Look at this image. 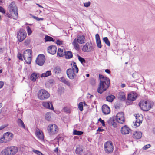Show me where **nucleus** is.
Returning a JSON list of instances; mask_svg holds the SVG:
<instances>
[{
  "label": "nucleus",
  "mask_w": 155,
  "mask_h": 155,
  "mask_svg": "<svg viewBox=\"0 0 155 155\" xmlns=\"http://www.w3.org/2000/svg\"><path fill=\"white\" fill-rule=\"evenodd\" d=\"M99 78L100 83L99 86L97 89V92L101 94L109 87L110 81L109 78L104 77L102 75L100 74L99 75Z\"/></svg>",
  "instance_id": "nucleus-1"
},
{
  "label": "nucleus",
  "mask_w": 155,
  "mask_h": 155,
  "mask_svg": "<svg viewBox=\"0 0 155 155\" xmlns=\"http://www.w3.org/2000/svg\"><path fill=\"white\" fill-rule=\"evenodd\" d=\"M86 40L85 37L83 35H78L74 39L72 45L74 48L77 50L80 49L79 44H83L85 43Z\"/></svg>",
  "instance_id": "nucleus-2"
},
{
  "label": "nucleus",
  "mask_w": 155,
  "mask_h": 155,
  "mask_svg": "<svg viewBox=\"0 0 155 155\" xmlns=\"http://www.w3.org/2000/svg\"><path fill=\"white\" fill-rule=\"evenodd\" d=\"M18 151V149L16 147H9L3 150L1 152L2 155H15Z\"/></svg>",
  "instance_id": "nucleus-3"
},
{
  "label": "nucleus",
  "mask_w": 155,
  "mask_h": 155,
  "mask_svg": "<svg viewBox=\"0 0 155 155\" xmlns=\"http://www.w3.org/2000/svg\"><path fill=\"white\" fill-rule=\"evenodd\" d=\"M13 137V135L9 132L4 133L0 138V143H6L10 141Z\"/></svg>",
  "instance_id": "nucleus-4"
},
{
  "label": "nucleus",
  "mask_w": 155,
  "mask_h": 155,
  "mask_svg": "<svg viewBox=\"0 0 155 155\" xmlns=\"http://www.w3.org/2000/svg\"><path fill=\"white\" fill-rule=\"evenodd\" d=\"M50 96L49 93L44 89H41L39 90L38 93V97L41 100L47 99Z\"/></svg>",
  "instance_id": "nucleus-5"
},
{
  "label": "nucleus",
  "mask_w": 155,
  "mask_h": 155,
  "mask_svg": "<svg viewBox=\"0 0 155 155\" xmlns=\"http://www.w3.org/2000/svg\"><path fill=\"white\" fill-rule=\"evenodd\" d=\"M8 9L10 12L13 13L15 15L14 19H16L18 18V13L17 7L15 5V2H12L9 5Z\"/></svg>",
  "instance_id": "nucleus-6"
},
{
  "label": "nucleus",
  "mask_w": 155,
  "mask_h": 155,
  "mask_svg": "<svg viewBox=\"0 0 155 155\" xmlns=\"http://www.w3.org/2000/svg\"><path fill=\"white\" fill-rule=\"evenodd\" d=\"M47 130L50 135H53L56 134L58 131V129L56 125L50 124L48 126Z\"/></svg>",
  "instance_id": "nucleus-7"
},
{
  "label": "nucleus",
  "mask_w": 155,
  "mask_h": 155,
  "mask_svg": "<svg viewBox=\"0 0 155 155\" xmlns=\"http://www.w3.org/2000/svg\"><path fill=\"white\" fill-rule=\"evenodd\" d=\"M139 105L141 109L144 111H147L151 108L150 104L147 101H141L139 104Z\"/></svg>",
  "instance_id": "nucleus-8"
},
{
  "label": "nucleus",
  "mask_w": 155,
  "mask_h": 155,
  "mask_svg": "<svg viewBox=\"0 0 155 155\" xmlns=\"http://www.w3.org/2000/svg\"><path fill=\"white\" fill-rule=\"evenodd\" d=\"M104 150L107 153H111L114 150V147L112 142L108 141L106 142L104 145Z\"/></svg>",
  "instance_id": "nucleus-9"
},
{
  "label": "nucleus",
  "mask_w": 155,
  "mask_h": 155,
  "mask_svg": "<svg viewBox=\"0 0 155 155\" xmlns=\"http://www.w3.org/2000/svg\"><path fill=\"white\" fill-rule=\"evenodd\" d=\"M93 49V47L92 43L88 42L83 46L82 50L84 52H89L92 51Z\"/></svg>",
  "instance_id": "nucleus-10"
},
{
  "label": "nucleus",
  "mask_w": 155,
  "mask_h": 155,
  "mask_svg": "<svg viewBox=\"0 0 155 155\" xmlns=\"http://www.w3.org/2000/svg\"><path fill=\"white\" fill-rule=\"evenodd\" d=\"M26 33L23 29L20 30L18 32L17 38L20 42L22 41L26 38Z\"/></svg>",
  "instance_id": "nucleus-11"
},
{
  "label": "nucleus",
  "mask_w": 155,
  "mask_h": 155,
  "mask_svg": "<svg viewBox=\"0 0 155 155\" xmlns=\"http://www.w3.org/2000/svg\"><path fill=\"white\" fill-rule=\"evenodd\" d=\"M45 57L43 54H40L38 56L36 62L38 65L42 66L45 62Z\"/></svg>",
  "instance_id": "nucleus-12"
},
{
  "label": "nucleus",
  "mask_w": 155,
  "mask_h": 155,
  "mask_svg": "<svg viewBox=\"0 0 155 155\" xmlns=\"http://www.w3.org/2000/svg\"><path fill=\"white\" fill-rule=\"evenodd\" d=\"M116 120L119 123H123L125 121V118L123 112L118 113L116 116Z\"/></svg>",
  "instance_id": "nucleus-13"
},
{
  "label": "nucleus",
  "mask_w": 155,
  "mask_h": 155,
  "mask_svg": "<svg viewBox=\"0 0 155 155\" xmlns=\"http://www.w3.org/2000/svg\"><path fill=\"white\" fill-rule=\"evenodd\" d=\"M75 72L71 68L68 69L66 71V73L68 77L71 79H74L76 76Z\"/></svg>",
  "instance_id": "nucleus-14"
},
{
  "label": "nucleus",
  "mask_w": 155,
  "mask_h": 155,
  "mask_svg": "<svg viewBox=\"0 0 155 155\" xmlns=\"http://www.w3.org/2000/svg\"><path fill=\"white\" fill-rule=\"evenodd\" d=\"M131 130L128 127L125 125L121 127V132L123 134H127L130 132Z\"/></svg>",
  "instance_id": "nucleus-15"
},
{
  "label": "nucleus",
  "mask_w": 155,
  "mask_h": 155,
  "mask_svg": "<svg viewBox=\"0 0 155 155\" xmlns=\"http://www.w3.org/2000/svg\"><path fill=\"white\" fill-rule=\"evenodd\" d=\"M57 48L54 45H51L48 48V52L51 54H55L56 52Z\"/></svg>",
  "instance_id": "nucleus-16"
},
{
  "label": "nucleus",
  "mask_w": 155,
  "mask_h": 155,
  "mask_svg": "<svg viewBox=\"0 0 155 155\" xmlns=\"http://www.w3.org/2000/svg\"><path fill=\"white\" fill-rule=\"evenodd\" d=\"M43 106L46 108L53 110L54 109V107L53 105L51 102L48 101L43 102L42 103Z\"/></svg>",
  "instance_id": "nucleus-17"
},
{
  "label": "nucleus",
  "mask_w": 155,
  "mask_h": 155,
  "mask_svg": "<svg viewBox=\"0 0 155 155\" xmlns=\"http://www.w3.org/2000/svg\"><path fill=\"white\" fill-rule=\"evenodd\" d=\"M137 97V94L136 93H131L128 94L127 99L131 101H133L136 100Z\"/></svg>",
  "instance_id": "nucleus-18"
},
{
  "label": "nucleus",
  "mask_w": 155,
  "mask_h": 155,
  "mask_svg": "<svg viewBox=\"0 0 155 155\" xmlns=\"http://www.w3.org/2000/svg\"><path fill=\"white\" fill-rule=\"evenodd\" d=\"M102 111L105 115L109 114L110 112V109L109 107L107 105H103L102 107Z\"/></svg>",
  "instance_id": "nucleus-19"
},
{
  "label": "nucleus",
  "mask_w": 155,
  "mask_h": 155,
  "mask_svg": "<svg viewBox=\"0 0 155 155\" xmlns=\"http://www.w3.org/2000/svg\"><path fill=\"white\" fill-rule=\"evenodd\" d=\"M107 123L109 125H112L114 127H117V125L116 121L113 117L110 118L107 120Z\"/></svg>",
  "instance_id": "nucleus-20"
},
{
  "label": "nucleus",
  "mask_w": 155,
  "mask_h": 155,
  "mask_svg": "<svg viewBox=\"0 0 155 155\" xmlns=\"http://www.w3.org/2000/svg\"><path fill=\"white\" fill-rule=\"evenodd\" d=\"M32 54V51L30 49H27L25 51L23 54L24 59H26L28 57L31 56Z\"/></svg>",
  "instance_id": "nucleus-21"
},
{
  "label": "nucleus",
  "mask_w": 155,
  "mask_h": 155,
  "mask_svg": "<svg viewBox=\"0 0 155 155\" xmlns=\"http://www.w3.org/2000/svg\"><path fill=\"white\" fill-rule=\"evenodd\" d=\"M35 134L37 137L41 140H43L44 139V135L42 131L38 129L37 130Z\"/></svg>",
  "instance_id": "nucleus-22"
},
{
  "label": "nucleus",
  "mask_w": 155,
  "mask_h": 155,
  "mask_svg": "<svg viewBox=\"0 0 155 155\" xmlns=\"http://www.w3.org/2000/svg\"><path fill=\"white\" fill-rule=\"evenodd\" d=\"M142 133L139 131H136L133 134V137L134 138L138 139L140 138L142 136Z\"/></svg>",
  "instance_id": "nucleus-23"
},
{
  "label": "nucleus",
  "mask_w": 155,
  "mask_h": 155,
  "mask_svg": "<svg viewBox=\"0 0 155 155\" xmlns=\"http://www.w3.org/2000/svg\"><path fill=\"white\" fill-rule=\"evenodd\" d=\"M95 39L96 40V44L97 47L99 48H101L102 47V45L100 38V36L98 34H97L96 35Z\"/></svg>",
  "instance_id": "nucleus-24"
},
{
  "label": "nucleus",
  "mask_w": 155,
  "mask_h": 155,
  "mask_svg": "<svg viewBox=\"0 0 155 155\" xmlns=\"http://www.w3.org/2000/svg\"><path fill=\"white\" fill-rule=\"evenodd\" d=\"M62 69L59 66H57L55 67L53 69V72L54 73L58 75L61 73Z\"/></svg>",
  "instance_id": "nucleus-25"
},
{
  "label": "nucleus",
  "mask_w": 155,
  "mask_h": 155,
  "mask_svg": "<svg viewBox=\"0 0 155 155\" xmlns=\"http://www.w3.org/2000/svg\"><path fill=\"white\" fill-rule=\"evenodd\" d=\"M117 97L120 100L124 101L126 99L125 94L123 92H120L118 94Z\"/></svg>",
  "instance_id": "nucleus-26"
},
{
  "label": "nucleus",
  "mask_w": 155,
  "mask_h": 155,
  "mask_svg": "<svg viewBox=\"0 0 155 155\" xmlns=\"http://www.w3.org/2000/svg\"><path fill=\"white\" fill-rule=\"evenodd\" d=\"M135 117L136 120L135 121V124L134 125L137 127L140 126V123H142V121L139 118L140 117L139 116L138 117L137 116H136Z\"/></svg>",
  "instance_id": "nucleus-27"
},
{
  "label": "nucleus",
  "mask_w": 155,
  "mask_h": 155,
  "mask_svg": "<svg viewBox=\"0 0 155 155\" xmlns=\"http://www.w3.org/2000/svg\"><path fill=\"white\" fill-rule=\"evenodd\" d=\"M18 126L23 128H25V125L22 120L21 119H18L17 121Z\"/></svg>",
  "instance_id": "nucleus-28"
},
{
  "label": "nucleus",
  "mask_w": 155,
  "mask_h": 155,
  "mask_svg": "<svg viewBox=\"0 0 155 155\" xmlns=\"http://www.w3.org/2000/svg\"><path fill=\"white\" fill-rule=\"evenodd\" d=\"M65 58L67 59H70L73 57L72 53L71 51H65Z\"/></svg>",
  "instance_id": "nucleus-29"
},
{
  "label": "nucleus",
  "mask_w": 155,
  "mask_h": 155,
  "mask_svg": "<svg viewBox=\"0 0 155 155\" xmlns=\"http://www.w3.org/2000/svg\"><path fill=\"white\" fill-rule=\"evenodd\" d=\"M65 51H64L63 49L59 48L57 52V55L59 57H62L65 54Z\"/></svg>",
  "instance_id": "nucleus-30"
},
{
  "label": "nucleus",
  "mask_w": 155,
  "mask_h": 155,
  "mask_svg": "<svg viewBox=\"0 0 155 155\" xmlns=\"http://www.w3.org/2000/svg\"><path fill=\"white\" fill-rule=\"evenodd\" d=\"M39 76L38 74L35 73H33L31 76V79L33 81H35L36 79L38 78Z\"/></svg>",
  "instance_id": "nucleus-31"
},
{
  "label": "nucleus",
  "mask_w": 155,
  "mask_h": 155,
  "mask_svg": "<svg viewBox=\"0 0 155 155\" xmlns=\"http://www.w3.org/2000/svg\"><path fill=\"white\" fill-rule=\"evenodd\" d=\"M51 71H47L46 73L42 74L41 75V77H46L49 76L51 75Z\"/></svg>",
  "instance_id": "nucleus-32"
},
{
  "label": "nucleus",
  "mask_w": 155,
  "mask_h": 155,
  "mask_svg": "<svg viewBox=\"0 0 155 155\" xmlns=\"http://www.w3.org/2000/svg\"><path fill=\"white\" fill-rule=\"evenodd\" d=\"M61 81L66 84L67 86H70L71 85L70 83L64 77H62L60 78Z\"/></svg>",
  "instance_id": "nucleus-33"
},
{
  "label": "nucleus",
  "mask_w": 155,
  "mask_h": 155,
  "mask_svg": "<svg viewBox=\"0 0 155 155\" xmlns=\"http://www.w3.org/2000/svg\"><path fill=\"white\" fill-rule=\"evenodd\" d=\"M115 98V97L114 95H109L106 97V101H107L112 102Z\"/></svg>",
  "instance_id": "nucleus-34"
},
{
  "label": "nucleus",
  "mask_w": 155,
  "mask_h": 155,
  "mask_svg": "<svg viewBox=\"0 0 155 155\" xmlns=\"http://www.w3.org/2000/svg\"><path fill=\"white\" fill-rule=\"evenodd\" d=\"M71 69H72L74 70L76 73H78L79 70L78 68L76 65V63L74 62L73 63V65L72 66V68H71Z\"/></svg>",
  "instance_id": "nucleus-35"
},
{
  "label": "nucleus",
  "mask_w": 155,
  "mask_h": 155,
  "mask_svg": "<svg viewBox=\"0 0 155 155\" xmlns=\"http://www.w3.org/2000/svg\"><path fill=\"white\" fill-rule=\"evenodd\" d=\"M45 41H54L53 38L49 36L48 35H46L45 36Z\"/></svg>",
  "instance_id": "nucleus-36"
},
{
  "label": "nucleus",
  "mask_w": 155,
  "mask_h": 155,
  "mask_svg": "<svg viewBox=\"0 0 155 155\" xmlns=\"http://www.w3.org/2000/svg\"><path fill=\"white\" fill-rule=\"evenodd\" d=\"M83 152V150L80 147H77L76 150V153L77 154H81Z\"/></svg>",
  "instance_id": "nucleus-37"
},
{
  "label": "nucleus",
  "mask_w": 155,
  "mask_h": 155,
  "mask_svg": "<svg viewBox=\"0 0 155 155\" xmlns=\"http://www.w3.org/2000/svg\"><path fill=\"white\" fill-rule=\"evenodd\" d=\"M103 40L108 46H110V42L107 37H106L104 38H103Z\"/></svg>",
  "instance_id": "nucleus-38"
},
{
  "label": "nucleus",
  "mask_w": 155,
  "mask_h": 155,
  "mask_svg": "<svg viewBox=\"0 0 155 155\" xmlns=\"http://www.w3.org/2000/svg\"><path fill=\"white\" fill-rule=\"evenodd\" d=\"M83 132L82 131H77L76 130H75L74 131L73 134L74 135H81L83 134Z\"/></svg>",
  "instance_id": "nucleus-39"
},
{
  "label": "nucleus",
  "mask_w": 155,
  "mask_h": 155,
  "mask_svg": "<svg viewBox=\"0 0 155 155\" xmlns=\"http://www.w3.org/2000/svg\"><path fill=\"white\" fill-rule=\"evenodd\" d=\"M45 117L47 120L50 121L51 119L50 114L49 113H46L45 115Z\"/></svg>",
  "instance_id": "nucleus-40"
},
{
  "label": "nucleus",
  "mask_w": 155,
  "mask_h": 155,
  "mask_svg": "<svg viewBox=\"0 0 155 155\" xmlns=\"http://www.w3.org/2000/svg\"><path fill=\"white\" fill-rule=\"evenodd\" d=\"M10 13H7L5 15L8 18H13L14 19V18L15 17V15L13 14V13H12V12H10Z\"/></svg>",
  "instance_id": "nucleus-41"
},
{
  "label": "nucleus",
  "mask_w": 155,
  "mask_h": 155,
  "mask_svg": "<svg viewBox=\"0 0 155 155\" xmlns=\"http://www.w3.org/2000/svg\"><path fill=\"white\" fill-rule=\"evenodd\" d=\"M26 62L30 64L31 62V56H28V58H26V59H24Z\"/></svg>",
  "instance_id": "nucleus-42"
},
{
  "label": "nucleus",
  "mask_w": 155,
  "mask_h": 155,
  "mask_svg": "<svg viewBox=\"0 0 155 155\" xmlns=\"http://www.w3.org/2000/svg\"><path fill=\"white\" fill-rule=\"evenodd\" d=\"M83 103L82 102H80L78 104V107L79 110L82 111L83 110Z\"/></svg>",
  "instance_id": "nucleus-43"
},
{
  "label": "nucleus",
  "mask_w": 155,
  "mask_h": 155,
  "mask_svg": "<svg viewBox=\"0 0 155 155\" xmlns=\"http://www.w3.org/2000/svg\"><path fill=\"white\" fill-rule=\"evenodd\" d=\"M78 60L81 63H85V60L84 58L80 57L79 55H78Z\"/></svg>",
  "instance_id": "nucleus-44"
},
{
  "label": "nucleus",
  "mask_w": 155,
  "mask_h": 155,
  "mask_svg": "<svg viewBox=\"0 0 155 155\" xmlns=\"http://www.w3.org/2000/svg\"><path fill=\"white\" fill-rule=\"evenodd\" d=\"M27 30L28 32V35H30L32 33V31L30 27L28 26L26 27Z\"/></svg>",
  "instance_id": "nucleus-45"
},
{
  "label": "nucleus",
  "mask_w": 155,
  "mask_h": 155,
  "mask_svg": "<svg viewBox=\"0 0 155 155\" xmlns=\"http://www.w3.org/2000/svg\"><path fill=\"white\" fill-rule=\"evenodd\" d=\"M33 152L37 154L38 155H43V154L40 151L35 150H33Z\"/></svg>",
  "instance_id": "nucleus-46"
},
{
  "label": "nucleus",
  "mask_w": 155,
  "mask_h": 155,
  "mask_svg": "<svg viewBox=\"0 0 155 155\" xmlns=\"http://www.w3.org/2000/svg\"><path fill=\"white\" fill-rule=\"evenodd\" d=\"M32 17L34 19H35L37 21H40V20H44L43 18H39L36 16H32Z\"/></svg>",
  "instance_id": "nucleus-47"
},
{
  "label": "nucleus",
  "mask_w": 155,
  "mask_h": 155,
  "mask_svg": "<svg viewBox=\"0 0 155 155\" xmlns=\"http://www.w3.org/2000/svg\"><path fill=\"white\" fill-rule=\"evenodd\" d=\"M98 121L100 122L102 124V125L103 126H105V122L104 120H102L101 118H100L98 119Z\"/></svg>",
  "instance_id": "nucleus-48"
},
{
  "label": "nucleus",
  "mask_w": 155,
  "mask_h": 155,
  "mask_svg": "<svg viewBox=\"0 0 155 155\" xmlns=\"http://www.w3.org/2000/svg\"><path fill=\"white\" fill-rule=\"evenodd\" d=\"M151 146L150 144H148L144 146L143 147V149L144 150H146L150 148Z\"/></svg>",
  "instance_id": "nucleus-49"
},
{
  "label": "nucleus",
  "mask_w": 155,
  "mask_h": 155,
  "mask_svg": "<svg viewBox=\"0 0 155 155\" xmlns=\"http://www.w3.org/2000/svg\"><path fill=\"white\" fill-rule=\"evenodd\" d=\"M90 84L92 85H94L95 84V81L94 79H92L90 81Z\"/></svg>",
  "instance_id": "nucleus-50"
},
{
  "label": "nucleus",
  "mask_w": 155,
  "mask_h": 155,
  "mask_svg": "<svg viewBox=\"0 0 155 155\" xmlns=\"http://www.w3.org/2000/svg\"><path fill=\"white\" fill-rule=\"evenodd\" d=\"M90 2H86L84 3V6L85 7H88L90 6Z\"/></svg>",
  "instance_id": "nucleus-51"
},
{
  "label": "nucleus",
  "mask_w": 155,
  "mask_h": 155,
  "mask_svg": "<svg viewBox=\"0 0 155 155\" xmlns=\"http://www.w3.org/2000/svg\"><path fill=\"white\" fill-rule=\"evenodd\" d=\"M0 12L4 14L5 13V11L2 7L0 6Z\"/></svg>",
  "instance_id": "nucleus-52"
},
{
  "label": "nucleus",
  "mask_w": 155,
  "mask_h": 155,
  "mask_svg": "<svg viewBox=\"0 0 155 155\" xmlns=\"http://www.w3.org/2000/svg\"><path fill=\"white\" fill-rule=\"evenodd\" d=\"M64 111L66 112L69 113L70 112V110L67 107H64L63 109Z\"/></svg>",
  "instance_id": "nucleus-53"
},
{
  "label": "nucleus",
  "mask_w": 155,
  "mask_h": 155,
  "mask_svg": "<svg viewBox=\"0 0 155 155\" xmlns=\"http://www.w3.org/2000/svg\"><path fill=\"white\" fill-rule=\"evenodd\" d=\"M23 55L21 54H19L18 55V57L19 60H23L22 57Z\"/></svg>",
  "instance_id": "nucleus-54"
},
{
  "label": "nucleus",
  "mask_w": 155,
  "mask_h": 155,
  "mask_svg": "<svg viewBox=\"0 0 155 155\" xmlns=\"http://www.w3.org/2000/svg\"><path fill=\"white\" fill-rule=\"evenodd\" d=\"M5 50V48H1L0 47V53H2Z\"/></svg>",
  "instance_id": "nucleus-55"
},
{
  "label": "nucleus",
  "mask_w": 155,
  "mask_h": 155,
  "mask_svg": "<svg viewBox=\"0 0 155 155\" xmlns=\"http://www.w3.org/2000/svg\"><path fill=\"white\" fill-rule=\"evenodd\" d=\"M30 41L28 39L25 40V45H29L30 43Z\"/></svg>",
  "instance_id": "nucleus-56"
},
{
  "label": "nucleus",
  "mask_w": 155,
  "mask_h": 155,
  "mask_svg": "<svg viewBox=\"0 0 155 155\" xmlns=\"http://www.w3.org/2000/svg\"><path fill=\"white\" fill-rule=\"evenodd\" d=\"M56 43L59 45L62 44V42L59 40H57L56 41Z\"/></svg>",
  "instance_id": "nucleus-57"
},
{
  "label": "nucleus",
  "mask_w": 155,
  "mask_h": 155,
  "mask_svg": "<svg viewBox=\"0 0 155 155\" xmlns=\"http://www.w3.org/2000/svg\"><path fill=\"white\" fill-rule=\"evenodd\" d=\"M4 83L2 81H0V88H2L4 85Z\"/></svg>",
  "instance_id": "nucleus-58"
},
{
  "label": "nucleus",
  "mask_w": 155,
  "mask_h": 155,
  "mask_svg": "<svg viewBox=\"0 0 155 155\" xmlns=\"http://www.w3.org/2000/svg\"><path fill=\"white\" fill-rule=\"evenodd\" d=\"M6 126L5 125H2L1 126H0V130H1L3 129H4V128H5V127H6Z\"/></svg>",
  "instance_id": "nucleus-59"
},
{
  "label": "nucleus",
  "mask_w": 155,
  "mask_h": 155,
  "mask_svg": "<svg viewBox=\"0 0 155 155\" xmlns=\"http://www.w3.org/2000/svg\"><path fill=\"white\" fill-rule=\"evenodd\" d=\"M105 71L106 73H107L108 74H109L110 72V70H109V69H105Z\"/></svg>",
  "instance_id": "nucleus-60"
},
{
  "label": "nucleus",
  "mask_w": 155,
  "mask_h": 155,
  "mask_svg": "<svg viewBox=\"0 0 155 155\" xmlns=\"http://www.w3.org/2000/svg\"><path fill=\"white\" fill-rule=\"evenodd\" d=\"M104 130V129H101L100 128H99L97 130V131H98L99 132H102Z\"/></svg>",
  "instance_id": "nucleus-61"
},
{
  "label": "nucleus",
  "mask_w": 155,
  "mask_h": 155,
  "mask_svg": "<svg viewBox=\"0 0 155 155\" xmlns=\"http://www.w3.org/2000/svg\"><path fill=\"white\" fill-rule=\"evenodd\" d=\"M58 147H57L56 149H55L54 150V152L56 153H58Z\"/></svg>",
  "instance_id": "nucleus-62"
},
{
  "label": "nucleus",
  "mask_w": 155,
  "mask_h": 155,
  "mask_svg": "<svg viewBox=\"0 0 155 155\" xmlns=\"http://www.w3.org/2000/svg\"><path fill=\"white\" fill-rule=\"evenodd\" d=\"M125 86H126V85H125V84H121V86L122 88H123V87H124Z\"/></svg>",
  "instance_id": "nucleus-63"
},
{
  "label": "nucleus",
  "mask_w": 155,
  "mask_h": 155,
  "mask_svg": "<svg viewBox=\"0 0 155 155\" xmlns=\"http://www.w3.org/2000/svg\"><path fill=\"white\" fill-rule=\"evenodd\" d=\"M37 5L40 7L43 8L39 4H37Z\"/></svg>",
  "instance_id": "nucleus-64"
}]
</instances>
